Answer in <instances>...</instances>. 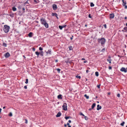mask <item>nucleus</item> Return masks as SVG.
Masks as SVG:
<instances>
[{"label": "nucleus", "instance_id": "1", "mask_svg": "<svg viewBox=\"0 0 127 127\" xmlns=\"http://www.w3.org/2000/svg\"><path fill=\"white\" fill-rule=\"evenodd\" d=\"M41 24L45 26L47 28L48 27V25L45 19L42 18L40 20Z\"/></svg>", "mask_w": 127, "mask_h": 127}, {"label": "nucleus", "instance_id": "2", "mask_svg": "<svg viewBox=\"0 0 127 127\" xmlns=\"http://www.w3.org/2000/svg\"><path fill=\"white\" fill-rule=\"evenodd\" d=\"M9 26L6 25H5L4 26L3 30L5 33H7L9 32Z\"/></svg>", "mask_w": 127, "mask_h": 127}, {"label": "nucleus", "instance_id": "3", "mask_svg": "<svg viewBox=\"0 0 127 127\" xmlns=\"http://www.w3.org/2000/svg\"><path fill=\"white\" fill-rule=\"evenodd\" d=\"M97 40L98 42L100 43L101 45L104 44L105 42V39L103 38H101L100 39H98Z\"/></svg>", "mask_w": 127, "mask_h": 127}, {"label": "nucleus", "instance_id": "4", "mask_svg": "<svg viewBox=\"0 0 127 127\" xmlns=\"http://www.w3.org/2000/svg\"><path fill=\"white\" fill-rule=\"evenodd\" d=\"M67 104L66 103H64L63 106V109L64 110L66 111L67 110Z\"/></svg>", "mask_w": 127, "mask_h": 127}, {"label": "nucleus", "instance_id": "5", "mask_svg": "<svg viewBox=\"0 0 127 127\" xmlns=\"http://www.w3.org/2000/svg\"><path fill=\"white\" fill-rule=\"evenodd\" d=\"M120 71L122 72H127V70L124 67H122L120 69Z\"/></svg>", "mask_w": 127, "mask_h": 127}, {"label": "nucleus", "instance_id": "6", "mask_svg": "<svg viewBox=\"0 0 127 127\" xmlns=\"http://www.w3.org/2000/svg\"><path fill=\"white\" fill-rule=\"evenodd\" d=\"M10 56L9 54L8 53H6L4 55V56L6 58H7L8 57Z\"/></svg>", "mask_w": 127, "mask_h": 127}, {"label": "nucleus", "instance_id": "7", "mask_svg": "<svg viewBox=\"0 0 127 127\" xmlns=\"http://www.w3.org/2000/svg\"><path fill=\"white\" fill-rule=\"evenodd\" d=\"M114 14L113 13L111 14H110L109 18L110 19L114 18Z\"/></svg>", "mask_w": 127, "mask_h": 127}, {"label": "nucleus", "instance_id": "8", "mask_svg": "<svg viewBox=\"0 0 127 127\" xmlns=\"http://www.w3.org/2000/svg\"><path fill=\"white\" fill-rule=\"evenodd\" d=\"M52 15L53 16H55L56 17V18H57V19H58V15L56 13H52Z\"/></svg>", "mask_w": 127, "mask_h": 127}, {"label": "nucleus", "instance_id": "9", "mask_svg": "<svg viewBox=\"0 0 127 127\" xmlns=\"http://www.w3.org/2000/svg\"><path fill=\"white\" fill-rule=\"evenodd\" d=\"M53 10H56L57 9V6L56 4H54L53 5Z\"/></svg>", "mask_w": 127, "mask_h": 127}, {"label": "nucleus", "instance_id": "10", "mask_svg": "<svg viewBox=\"0 0 127 127\" xmlns=\"http://www.w3.org/2000/svg\"><path fill=\"white\" fill-rule=\"evenodd\" d=\"M101 106H100L98 104L97 105V110H99V109H101Z\"/></svg>", "mask_w": 127, "mask_h": 127}, {"label": "nucleus", "instance_id": "11", "mask_svg": "<svg viewBox=\"0 0 127 127\" xmlns=\"http://www.w3.org/2000/svg\"><path fill=\"white\" fill-rule=\"evenodd\" d=\"M61 115V113L60 112H59L56 115L57 117H59Z\"/></svg>", "mask_w": 127, "mask_h": 127}, {"label": "nucleus", "instance_id": "12", "mask_svg": "<svg viewBox=\"0 0 127 127\" xmlns=\"http://www.w3.org/2000/svg\"><path fill=\"white\" fill-rule=\"evenodd\" d=\"M33 33L32 32H30L28 34V35L30 37H32V36Z\"/></svg>", "mask_w": 127, "mask_h": 127}, {"label": "nucleus", "instance_id": "13", "mask_svg": "<svg viewBox=\"0 0 127 127\" xmlns=\"http://www.w3.org/2000/svg\"><path fill=\"white\" fill-rule=\"evenodd\" d=\"M24 5L23 4L20 5L18 7V8L19 9H21L22 8Z\"/></svg>", "mask_w": 127, "mask_h": 127}, {"label": "nucleus", "instance_id": "14", "mask_svg": "<svg viewBox=\"0 0 127 127\" xmlns=\"http://www.w3.org/2000/svg\"><path fill=\"white\" fill-rule=\"evenodd\" d=\"M58 98L59 99H62V95H59L58 96Z\"/></svg>", "mask_w": 127, "mask_h": 127}, {"label": "nucleus", "instance_id": "15", "mask_svg": "<svg viewBox=\"0 0 127 127\" xmlns=\"http://www.w3.org/2000/svg\"><path fill=\"white\" fill-rule=\"evenodd\" d=\"M122 1L123 2V6L125 5L126 4V1H124V0H122Z\"/></svg>", "mask_w": 127, "mask_h": 127}, {"label": "nucleus", "instance_id": "16", "mask_svg": "<svg viewBox=\"0 0 127 127\" xmlns=\"http://www.w3.org/2000/svg\"><path fill=\"white\" fill-rule=\"evenodd\" d=\"M95 103H93L92 106V109H93L94 107L95 106Z\"/></svg>", "mask_w": 127, "mask_h": 127}, {"label": "nucleus", "instance_id": "17", "mask_svg": "<svg viewBox=\"0 0 127 127\" xmlns=\"http://www.w3.org/2000/svg\"><path fill=\"white\" fill-rule=\"evenodd\" d=\"M35 54L37 55V57H38L39 55L40 54V53H39L38 52H35Z\"/></svg>", "mask_w": 127, "mask_h": 127}, {"label": "nucleus", "instance_id": "18", "mask_svg": "<svg viewBox=\"0 0 127 127\" xmlns=\"http://www.w3.org/2000/svg\"><path fill=\"white\" fill-rule=\"evenodd\" d=\"M84 96L85 97H86L87 99H88L89 98V96H87L86 94H85L84 95Z\"/></svg>", "mask_w": 127, "mask_h": 127}, {"label": "nucleus", "instance_id": "19", "mask_svg": "<svg viewBox=\"0 0 127 127\" xmlns=\"http://www.w3.org/2000/svg\"><path fill=\"white\" fill-rule=\"evenodd\" d=\"M22 9L23 10V13L25 12V8L23 6V7L22 8Z\"/></svg>", "mask_w": 127, "mask_h": 127}, {"label": "nucleus", "instance_id": "20", "mask_svg": "<svg viewBox=\"0 0 127 127\" xmlns=\"http://www.w3.org/2000/svg\"><path fill=\"white\" fill-rule=\"evenodd\" d=\"M17 9L15 7H13L12 8V10L13 11H15Z\"/></svg>", "mask_w": 127, "mask_h": 127}, {"label": "nucleus", "instance_id": "21", "mask_svg": "<svg viewBox=\"0 0 127 127\" xmlns=\"http://www.w3.org/2000/svg\"><path fill=\"white\" fill-rule=\"evenodd\" d=\"M95 75L97 77L99 75V73H98V72H95Z\"/></svg>", "mask_w": 127, "mask_h": 127}, {"label": "nucleus", "instance_id": "22", "mask_svg": "<svg viewBox=\"0 0 127 127\" xmlns=\"http://www.w3.org/2000/svg\"><path fill=\"white\" fill-rule=\"evenodd\" d=\"M107 61L109 62L110 64H111V59H107Z\"/></svg>", "mask_w": 127, "mask_h": 127}, {"label": "nucleus", "instance_id": "23", "mask_svg": "<svg viewBox=\"0 0 127 127\" xmlns=\"http://www.w3.org/2000/svg\"><path fill=\"white\" fill-rule=\"evenodd\" d=\"M125 123V122H123L121 123L120 124V125L122 126H124V125Z\"/></svg>", "mask_w": 127, "mask_h": 127}, {"label": "nucleus", "instance_id": "24", "mask_svg": "<svg viewBox=\"0 0 127 127\" xmlns=\"http://www.w3.org/2000/svg\"><path fill=\"white\" fill-rule=\"evenodd\" d=\"M94 4L92 3L91 2V3L90 6L91 7H93L94 6Z\"/></svg>", "mask_w": 127, "mask_h": 127}, {"label": "nucleus", "instance_id": "25", "mask_svg": "<svg viewBox=\"0 0 127 127\" xmlns=\"http://www.w3.org/2000/svg\"><path fill=\"white\" fill-rule=\"evenodd\" d=\"M59 27L61 30H62L63 28V27L62 26H59Z\"/></svg>", "mask_w": 127, "mask_h": 127}, {"label": "nucleus", "instance_id": "26", "mask_svg": "<svg viewBox=\"0 0 127 127\" xmlns=\"http://www.w3.org/2000/svg\"><path fill=\"white\" fill-rule=\"evenodd\" d=\"M40 55L42 56H43V52L42 51H41L40 52Z\"/></svg>", "mask_w": 127, "mask_h": 127}, {"label": "nucleus", "instance_id": "27", "mask_svg": "<svg viewBox=\"0 0 127 127\" xmlns=\"http://www.w3.org/2000/svg\"><path fill=\"white\" fill-rule=\"evenodd\" d=\"M3 46L5 47H6V46H7V44L6 43H3Z\"/></svg>", "mask_w": 127, "mask_h": 127}, {"label": "nucleus", "instance_id": "28", "mask_svg": "<svg viewBox=\"0 0 127 127\" xmlns=\"http://www.w3.org/2000/svg\"><path fill=\"white\" fill-rule=\"evenodd\" d=\"M48 51V53L49 54H51V50H50V49Z\"/></svg>", "mask_w": 127, "mask_h": 127}, {"label": "nucleus", "instance_id": "29", "mask_svg": "<svg viewBox=\"0 0 127 127\" xmlns=\"http://www.w3.org/2000/svg\"><path fill=\"white\" fill-rule=\"evenodd\" d=\"M28 79H26V82H25V83L26 84L28 83Z\"/></svg>", "mask_w": 127, "mask_h": 127}, {"label": "nucleus", "instance_id": "30", "mask_svg": "<svg viewBox=\"0 0 127 127\" xmlns=\"http://www.w3.org/2000/svg\"><path fill=\"white\" fill-rule=\"evenodd\" d=\"M69 50H72V47L71 46H70L69 47Z\"/></svg>", "mask_w": 127, "mask_h": 127}, {"label": "nucleus", "instance_id": "31", "mask_svg": "<svg viewBox=\"0 0 127 127\" xmlns=\"http://www.w3.org/2000/svg\"><path fill=\"white\" fill-rule=\"evenodd\" d=\"M76 77L77 78H78L79 79H80L81 78V76H79L78 75H77L76 76Z\"/></svg>", "mask_w": 127, "mask_h": 127}, {"label": "nucleus", "instance_id": "32", "mask_svg": "<svg viewBox=\"0 0 127 127\" xmlns=\"http://www.w3.org/2000/svg\"><path fill=\"white\" fill-rule=\"evenodd\" d=\"M70 118V117H65L66 120H67L68 119Z\"/></svg>", "mask_w": 127, "mask_h": 127}, {"label": "nucleus", "instance_id": "33", "mask_svg": "<svg viewBox=\"0 0 127 127\" xmlns=\"http://www.w3.org/2000/svg\"><path fill=\"white\" fill-rule=\"evenodd\" d=\"M9 115L10 116H12V113L11 112H10L9 113Z\"/></svg>", "mask_w": 127, "mask_h": 127}, {"label": "nucleus", "instance_id": "34", "mask_svg": "<svg viewBox=\"0 0 127 127\" xmlns=\"http://www.w3.org/2000/svg\"><path fill=\"white\" fill-rule=\"evenodd\" d=\"M56 70L57 71H58L59 72H60V70H61V69H59V68H57L56 69Z\"/></svg>", "mask_w": 127, "mask_h": 127}, {"label": "nucleus", "instance_id": "35", "mask_svg": "<svg viewBox=\"0 0 127 127\" xmlns=\"http://www.w3.org/2000/svg\"><path fill=\"white\" fill-rule=\"evenodd\" d=\"M39 50H40L41 51L43 50V48H42L41 47H40L39 48Z\"/></svg>", "mask_w": 127, "mask_h": 127}, {"label": "nucleus", "instance_id": "36", "mask_svg": "<svg viewBox=\"0 0 127 127\" xmlns=\"http://www.w3.org/2000/svg\"><path fill=\"white\" fill-rule=\"evenodd\" d=\"M124 29L126 31H127V27H125L124 28Z\"/></svg>", "mask_w": 127, "mask_h": 127}, {"label": "nucleus", "instance_id": "37", "mask_svg": "<svg viewBox=\"0 0 127 127\" xmlns=\"http://www.w3.org/2000/svg\"><path fill=\"white\" fill-rule=\"evenodd\" d=\"M85 119L86 120H87L88 119V117L86 116H85Z\"/></svg>", "mask_w": 127, "mask_h": 127}, {"label": "nucleus", "instance_id": "38", "mask_svg": "<svg viewBox=\"0 0 127 127\" xmlns=\"http://www.w3.org/2000/svg\"><path fill=\"white\" fill-rule=\"evenodd\" d=\"M105 48H104L102 49L101 51L102 52H103L104 51H105Z\"/></svg>", "mask_w": 127, "mask_h": 127}, {"label": "nucleus", "instance_id": "39", "mask_svg": "<svg viewBox=\"0 0 127 127\" xmlns=\"http://www.w3.org/2000/svg\"><path fill=\"white\" fill-rule=\"evenodd\" d=\"M117 96L119 97H120V94H117Z\"/></svg>", "mask_w": 127, "mask_h": 127}, {"label": "nucleus", "instance_id": "40", "mask_svg": "<svg viewBox=\"0 0 127 127\" xmlns=\"http://www.w3.org/2000/svg\"><path fill=\"white\" fill-rule=\"evenodd\" d=\"M100 85H97V88H100Z\"/></svg>", "mask_w": 127, "mask_h": 127}, {"label": "nucleus", "instance_id": "41", "mask_svg": "<svg viewBox=\"0 0 127 127\" xmlns=\"http://www.w3.org/2000/svg\"><path fill=\"white\" fill-rule=\"evenodd\" d=\"M80 115H81L83 116H85L82 113H80Z\"/></svg>", "mask_w": 127, "mask_h": 127}, {"label": "nucleus", "instance_id": "42", "mask_svg": "<svg viewBox=\"0 0 127 127\" xmlns=\"http://www.w3.org/2000/svg\"><path fill=\"white\" fill-rule=\"evenodd\" d=\"M25 123H26V124H27V123H28V121H27V119H25Z\"/></svg>", "mask_w": 127, "mask_h": 127}, {"label": "nucleus", "instance_id": "43", "mask_svg": "<svg viewBox=\"0 0 127 127\" xmlns=\"http://www.w3.org/2000/svg\"><path fill=\"white\" fill-rule=\"evenodd\" d=\"M104 28L106 29L107 28L106 25V24H104Z\"/></svg>", "mask_w": 127, "mask_h": 127}, {"label": "nucleus", "instance_id": "44", "mask_svg": "<svg viewBox=\"0 0 127 127\" xmlns=\"http://www.w3.org/2000/svg\"><path fill=\"white\" fill-rule=\"evenodd\" d=\"M125 7V8L126 9L127 8V6L125 5H124Z\"/></svg>", "mask_w": 127, "mask_h": 127}, {"label": "nucleus", "instance_id": "45", "mask_svg": "<svg viewBox=\"0 0 127 127\" xmlns=\"http://www.w3.org/2000/svg\"><path fill=\"white\" fill-rule=\"evenodd\" d=\"M24 88L25 89H27V87L26 86H25L24 87Z\"/></svg>", "mask_w": 127, "mask_h": 127}, {"label": "nucleus", "instance_id": "46", "mask_svg": "<svg viewBox=\"0 0 127 127\" xmlns=\"http://www.w3.org/2000/svg\"><path fill=\"white\" fill-rule=\"evenodd\" d=\"M109 69H112V67L111 66H109Z\"/></svg>", "mask_w": 127, "mask_h": 127}, {"label": "nucleus", "instance_id": "47", "mask_svg": "<svg viewBox=\"0 0 127 127\" xmlns=\"http://www.w3.org/2000/svg\"><path fill=\"white\" fill-rule=\"evenodd\" d=\"M66 26V25H63V26H62L63 27V28H65Z\"/></svg>", "mask_w": 127, "mask_h": 127}, {"label": "nucleus", "instance_id": "48", "mask_svg": "<svg viewBox=\"0 0 127 127\" xmlns=\"http://www.w3.org/2000/svg\"><path fill=\"white\" fill-rule=\"evenodd\" d=\"M89 17L90 18H91V15L90 14H89Z\"/></svg>", "mask_w": 127, "mask_h": 127}, {"label": "nucleus", "instance_id": "49", "mask_svg": "<svg viewBox=\"0 0 127 127\" xmlns=\"http://www.w3.org/2000/svg\"><path fill=\"white\" fill-rule=\"evenodd\" d=\"M68 122L69 123H71V121L70 120H69L68 121Z\"/></svg>", "mask_w": 127, "mask_h": 127}, {"label": "nucleus", "instance_id": "50", "mask_svg": "<svg viewBox=\"0 0 127 127\" xmlns=\"http://www.w3.org/2000/svg\"><path fill=\"white\" fill-rule=\"evenodd\" d=\"M73 36H72V37H71L70 38V39L72 40V39H73Z\"/></svg>", "mask_w": 127, "mask_h": 127}, {"label": "nucleus", "instance_id": "51", "mask_svg": "<svg viewBox=\"0 0 127 127\" xmlns=\"http://www.w3.org/2000/svg\"><path fill=\"white\" fill-rule=\"evenodd\" d=\"M32 49L34 51H35V49L34 48H32Z\"/></svg>", "mask_w": 127, "mask_h": 127}, {"label": "nucleus", "instance_id": "52", "mask_svg": "<svg viewBox=\"0 0 127 127\" xmlns=\"http://www.w3.org/2000/svg\"><path fill=\"white\" fill-rule=\"evenodd\" d=\"M82 60H85V59L84 58H83L82 59Z\"/></svg>", "mask_w": 127, "mask_h": 127}, {"label": "nucleus", "instance_id": "53", "mask_svg": "<svg viewBox=\"0 0 127 127\" xmlns=\"http://www.w3.org/2000/svg\"><path fill=\"white\" fill-rule=\"evenodd\" d=\"M89 71L88 70H86V72L87 73H88V72Z\"/></svg>", "mask_w": 127, "mask_h": 127}, {"label": "nucleus", "instance_id": "54", "mask_svg": "<svg viewBox=\"0 0 127 127\" xmlns=\"http://www.w3.org/2000/svg\"><path fill=\"white\" fill-rule=\"evenodd\" d=\"M65 62L67 63L69 62L68 61H66Z\"/></svg>", "mask_w": 127, "mask_h": 127}, {"label": "nucleus", "instance_id": "55", "mask_svg": "<svg viewBox=\"0 0 127 127\" xmlns=\"http://www.w3.org/2000/svg\"><path fill=\"white\" fill-rule=\"evenodd\" d=\"M66 126H67V125H66L65 124H64V126L65 127H66Z\"/></svg>", "mask_w": 127, "mask_h": 127}, {"label": "nucleus", "instance_id": "56", "mask_svg": "<svg viewBox=\"0 0 127 127\" xmlns=\"http://www.w3.org/2000/svg\"><path fill=\"white\" fill-rule=\"evenodd\" d=\"M87 62V61H84V63H86Z\"/></svg>", "mask_w": 127, "mask_h": 127}, {"label": "nucleus", "instance_id": "57", "mask_svg": "<svg viewBox=\"0 0 127 127\" xmlns=\"http://www.w3.org/2000/svg\"><path fill=\"white\" fill-rule=\"evenodd\" d=\"M1 108H0V113L1 112Z\"/></svg>", "mask_w": 127, "mask_h": 127}, {"label": "nucleus", "instance_id": "58", "mask_svg": "<svg viewBox=\"0 0 127 127\" xmlns=\"http://www.w3.org/2000/svg\"><path fill=\"white\" fill-rule=\"evenodd\" d=\"M67 125L69 126V123H67Z\"/></svg>", "mask_w": 127, "mask_h": 127}, {"label": "nucleus", "instance_id": "59", "mask_svg": "<svg viewBox=\"0 0 127 127\" xmlns=\"http://www.w3.org/2000/svg\"><path fill=\"white\" fill-rule=\"evenodd\" d=\"M46 53L47 54L48 53H49L48 52V51H47V52H46Z\"/></svg>", "mask_w": 127, "mask_h": 127}, {"label": "nucleus", "instance_id": "60", "mask_svg": "<svg viewBox=\"0 0 127 127\" xmlns=\"http://www.w3.org/2000/svg\"><path fill=\"white\" fill-rule=\"evenodd\" d=\"M34 1L35 2H36V0H34Z\"/></svg>", "mask_w": 127, "mask_h": 127}, {"label": "nucleus", "instance_id": "61", "mask_svg": "<svg viewBox=\"0 0 127 127\" xmlns=\"http://www.w3.org/2000/svg\"><path fill=\"white\" fill-rule=\"evenodd\" d=\"M125 19H127V17H125Z\"/></svg>", "mask_w": 127, "mask_h": 127}, {"label": "nucleus", "instance_id": "62", "mask_svg": "<svg viewBox=\"0 0 127 127\" xmlns=\"http://www.w3.org/2000/svg\"><path fill=\"white\" fill-rule=\"evenodd\" d=\"M108 57H109V58H110V56H108Z\"/></svg>", "mask_w": 127, "mask_h": 127}, {"label": "nucleus", "instance_id": "63", "mask_svg": "<svg viewBox=\"0 0 127 127\" xmlns=\"http://www.w3.org/2000/svg\"><path fill=\"white\" fill-rule=\"evenodd\" d=\"M5 108V106H4V107H3V109H4Z\"/></svg>", "mask_w": 127, "mask_h": 127}, {"label": "nucleus", "instance_id": "64", "mask_svg": "<svg viewBox=\"0 0 127 127\" xmlns=\"http://www.w3.org/2000/svg\"><path fill=\"white\" fill-rule=\"evenodd\" d=\"M68 127H71V126L70 125H69V126H68Z\"/></svg>", "mask_w": 127, "mask_h": 127}]
</instances>
